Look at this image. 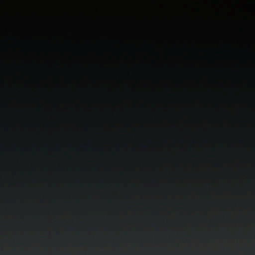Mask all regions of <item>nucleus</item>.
Returning a JSON list of instances; mask_svg holds the SVG:
<instances>
[{
	"mask_svg": "<svg viewBox=\"0 0 255 255\" xmlns=\"http://www.w3.org/2000/svg\"><path fill=\"white\" fill-rule=\"evenodd\" d=\"M0 2H1L2 3H3V0H0Z\"/></svg>",
	"mask_w": 255,
	"mask_h": 255,
	"instance_id": "nucleus-1",
	"label": "nucleus"
}]
</instances>
